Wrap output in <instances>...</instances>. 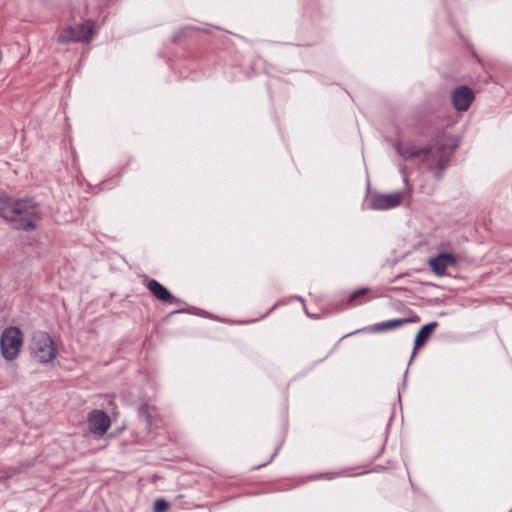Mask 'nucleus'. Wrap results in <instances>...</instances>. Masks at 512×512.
Listing matches in <instances>:
<instances>
[{
	"mask_svg": "<svg viewBox=\"0 0 512 512\" xmlns=\"http://www.w3.org/2000/svg\"><path fill=\"white\" fill-rule=\"evenodd\" d=\"M370 292L368 288H360L349 296L347 304L349 306H358L362 303L366 302L367 299H364V297Z\"/></svg>",
	"mask_w": 512,
	"mask_h": 512,
	"instance_id": "13",
	"label": "nucleus"
},
{
	"mask_svg": "<svg viewBox=\"0 0 512 512\" xmlns=\"http://www.w3.org/2000/svg\"><path fill=\"white\" fill-rule=\"evenodd\" d=\"M169 508V504L164 499H157L154 502L153 511L154 512H166Z\"/></svg>",
	"mask_w": 512,
	"mask_h": 512,
	"instance_id": "14",
	"label": "nucleus"
},
{
	"mask_svg": "<svg viewBox=\"0 0 512 512\" xmlns=\"http://www.w3.org/2000/svg\"><path fill=\"white\" fill-rule=\"evenodd\" d=\"M145 286L149 292L161 302L170 304L179 302V299L173 296L167 288L155 279L146 280Z\"/></svg>",
	"mask_w": 512,
	"mask_h": 512,
	"instance_id": "9",
	"label": "nucleus"
},
{
	"mask_svg": "<svg viewBox=\"0 0 512 512\" xmlns=\"http://www.w3.org/2000/svg\"><path fill=\"white\" fill-rule=\"evenodd\" d=\"M404 195V192H395L392 194L372 192L368 196V204L373 210L393 209L401 204Z\"/></svg>",
	"mask_w": 512,
	"mask_h": 512,
	"instance_id": "6",
	"label": "nucleus"
},
{
	"mask_svg": "<svg viewBox=\"0 0 512 512\" xmlns=\"http://www.w3.org/2000/svg\"><path fill=\"white\" fill-rule=\"evenodd\" d=\"M10 477H11V475H10V474H6V475H4V476L0 477V482H3V481H5L6 479H8V478H10Z\"/></svg>",
	"mask_w": 512,
	"mask_h": 512,
	"instance_id": "15",
	"label": "nucleus"
},
{
	"mask_svg": "<svg viewBox=\"0 0 512 512\" xmlns=\"http://www.w3.org/2000/svg\"><path fill=\"white\" fill-rule=\"evenodd\" d=\"M23 345V334L18 327L5 328L0 338V348L6 360H14L20 353Z\"/></svg>",
	"mask_w": 512,
	"mask_h": 512,
	"instance_id": "4",
	"label": "nucleus"
},
{
	"mask_svg": "<svg viewBox=\"0 0 512 512\" xmlns=\"http://www.w3.org/2000/svg\"><path fill=\"white\" fill-rule=\"evenodd\" d=\"M94 31V23L92 21H86L78 26H68L61 31L57 37L59 43H70L80 41H90Z\"/></svg>",
	"mask_w": 512,
	"mask_h": 512,
	"instance_id": "5",
	"label": "nucleus"
},
{
	"mask_svg": "<svg viewBox=\"0 0 512 512\" xmlns=\"http://www.w3.org/2000/svg\"><path fill=\"white\" fill-rule=\"evenodd\" d=\"M412 321L413 320L410 318L388 320L385 322L376 323L369 327L359 329V330L355 331V333H359V332L382 333V332H386L389 330H394V329L400 328V327L404 326L405 324H408ZM351 334H354V332L350 333L349 335H351Z\"/></svg>",
	"mask_w": 512,
	"mask_h": 512,
	"instance_id": "11",
	"label": "nucleus"
},
{
	"mask_svg": "<svg viewBox=\"0 0 512 512\" xmlns=\"http://www.w3.org/2000/svg\"><path fill=\"white\" fill-rule=\"evenodd\" d=\"M438 327L437 322H431L429 324L424 325L417 333L414 341V348L411 356V360L416 356L417 351L423 347L427 341L429 340L430 336L434 332V330Z\"/></svg>",
	"mask_w": 512,
	"mask_h": 512,
	"instance_id": "12",
	"label": "nucleus"
},
{
	"mask_svg": "<svg viewBox=\"0 0 512 512\" xmlns=\"http://www.w3.org/2000/svg\"><path fill=\"white\" fill-rule=\"evenodd\" d=\"M395 147L404 160L415 159L426 163L431 170H438L436 172L438 178L441 177L453 153L449 141L444 136L433 139L423 149H418L409 142H398Z\"/></svg>",
	"mask_w": 512,
	"mask_h": 512,
	"instance_id": "1",
	"label": "nucleus"
},
{
	"mask_svg": "<svg viewBox=\"0 0 512 512\" xmlns=\"http://www.w3.org/2000/svg\"><path fill=\"white\" fill-rule=\"evenodd\" d=\"M456 263V258L451 253H441L429 260L431 270L438 276L445 275L447 268L455 266Z\"/></svg>",
	"mask_w": 512,
	"mask_h": 512,
	"instance_id": "10",
	"label": "nucleus"
},
{
	"mask_svg": "<svg viewBox=\"0 0 512 512\" xmlns=\"http://www.w3.org/2000/svg\"><path fill=\"white\" fill-rule=\"evenodd\" d=\"M31 352L41 363H48L57 356V349L52 338L44 331H37L33 334Z\"/></svg>",
	"mask_w": 512,
	"mask_h": 512,
	"instance_id": "3",
	"label": "nucleus"
},
{
	"mask_svg": "<svg viewBox=\"0 0 512 512\" xmlns=\"http://www.w3.org/2000/svg\"><path fill=\"white\" fill-rule=\"evenodd\" d=\"M473 100L474 94L467 86L458 87L452 92V103L458 111L468 110Z\"/></svg>",
	"mask_w": 512,
	"mask_h": 512,
	"instance_id": "8",
	"label": "nucleus"
},
{
	"mask_svg": "<svg viewBox=\"0 0 512 512\" xmlns=\"http://www.w3.org/2000/svg\"><path fill=\"white\" fill-rule=\"evenodd\" d=\"M0 215L16 229L34 230L40 221V208L31 199H8L0 207Z\"/></svg>",
	"mask_w": 512,
	"mask_h": 512,
	"instance_id": "2",
	"label": "nucleus"
},
{
	"mask_svg": "<svg viewBox=\"0 0 512 512\" xmlns=\"http://www.w3.org/2000/svg\"><path fill=\"white\" fill-rule=\"evenodd\" d=\"M88 425L91 433L103 436L111 426L109 416L101 410H93L88 414Z\"/></svg>",
	"mask_w": 512,
	"mask_h": 512,
	"instance_id": "7",
	"label": "nucleus"
}]
</instances>
